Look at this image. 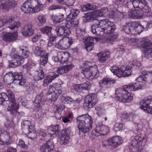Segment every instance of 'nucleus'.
Returning <instances> with one entry per match:
<instances>
[{
  "label": "nucleus",
  "instance_id": "1",
  "mask_svg": "<svg viewBox=\"0 0 152 152\" xmlns=\"http://www.w3.org/2000/svg\"><path fill=\"white\" fill-rule=\"evenodd\" d=\"M116 29L115 26L113 22L108 19L98 20L91 27V31L96 35L104 36L105 34L113 33Z\"/></svg>",
  "mask_w": 152,
  "mask_h": 152
},
{
  "label": "nucleus",
  "instance_id": "2",
  "mask_svg": "<svg viewBox=\"0 0 152 152\" xmlns=\"http://www.w3.org/2000/svg\"><path fill=\"white\" fill-rule=\"evenodd\" d=\"M8 95L5 93L0 94V104L7 106V110L12 114L15 113L19 108V105L16 102L13 93L10 90L7 91Z\"/></svg>",
  "mask_w": 152,
  "mask_h": 152
},
{
  "label": "nucleus",
  "instance_id": "3",
  "mask_svg": "<svg viewBox=\"0 0 152 152\" xmlns=\"http://www.w3.org/2000/svg\"><path fill=\"white\" fill-rule=\"evenodd\" d=\"M80 134L87 133L92 128L93 119L88 114L82 115L77 118Z\"/></svg>",
  "mask_w": 152,
  "mask_h": 152
},
{
  "label": "nucleus",
  "instance_id": "4",
  "mask_svg": "<svg viewBox=\"0 0 152 152\" xmlns=\"http://www.w3.org/2000/svg\"><path fill=\"white\" fill-rule=\"evenodd\" d=\"M39 0H27L23 4L21 9L25 13L38 12L41 10L43 4Z\"/></svg>",
  "mask_w": 152,
  "mask_h": 152
},
{
  "label": "nucleus",
  "instance_id": "5",
  "mask_svg": "<svg viewBox=\"0 0 152 152\" xmlns=\"http://www.w3.org/2000/svg\"><path fill=\"white\" fill-rule=\"evenodd\" d=\"M129 42L133 45L142 47L144 49V53L145 58H149L152 56V52L148 46L149 40L146 37L139 39H131L129 40Z\"/></svg>",
  "mask_w": 152,
  "mask_h": 152
},
{
  "label": "nucleus",
  "instance_id": "6",
  "mask_svg": "<svg viewBox=\"0 0 152 152\" xmlns=\"http://www.w3.org/2000/svg\"><path fill=\"white\" fill-rule=\"evenodd\" d=\"M116 97L118 100L122 102H129L133 97L127 90L123 88L118 89L115 92Z\"/></svg>",
  "mask_w": 152,
  "mask_h": 152
},
{
  "label": "nucleus",
  "instance_id": "7",
  "mask_svg": "<svg viewBox=\"0 0 152 152\" xmlns=\"http://www.w3.org/2000/svg\"><path fill=\"white\" fill-rule=\"evenodd\" d=\"M130 65L129 64L125 68V70H123L121 68L116 66H113L111 67L110 71L115 75L117 77H127L130 76L132 72Z\"/></svg>",
  "mask_w": 152,
  "mask_h": 152
},
{
  "label": "nucleus",
  "instance_id": "8",
  "mask_svg": "<svg viewBox=\"0 0 152 152\" xmlns=\"http://www.w3.org/2000/svg\"><path fill=\"white\" fill-rule=\"evenodd\" d=\"M132 4L134 8L141 10L144 15H146L151 12V9L145 0H133Z\"/></svg>",
  "mask_w": 152,
  "mask_h": 152
},
{
  "label": "nucleus",
  "instance_id": "9",
  "mask_svg": "<svg viewBox=\"0 0 152 152\" xmlns=\"http://www.w3.org/2000/svg\"><path fill=\"white\" fill-rule=\"evenodd\" d=\"M0 20L2 23L1 26L6 24H10L7 27L11 30L18 28L20 26L19 22L13 21V18L11 16H6L1 17Z\"/></svg>",
  "mask_w": 152,
  "mask_h": 152
},
{
  "label": "nucleus",
  "instance_id": "10",
  "mask_svg": "<svg viewBox=\"0 0 152 152\" xmlns=\"http://www.w3.org/2000/svg\"><path fill=\"white\" fill-rule=\"evenodd\" d=\"M121 143V138L116 136L108 139L107 141L104 140L102 142V146L106 147L108 145L112 149H114L118 146Z\"/></svg>",
  "mask_w": 152,
  "mask_h": 152
},
{
  "label": "nucleus",
  "instance_id": "11",
  "mask_svg": "<svg viewBox=\"0 0 152 152\" xmlns=\"http://www.w3.org/2000/svg\"><path fill=\"white\" fill-rule=\"evenodd\" d=\"M98 99L95 94H90L86 96L83 106L86 109L91 108L97 103Z\"/></svg>",
  "mask_w": 152,
  "mask_h": 152
},
{
  "label": "nucleus",
  "instance_id": "12",
  "mask_svg": "<svg viewBox=\"0 0 152 152\" xmlns=\"http://www.w3.org/2000/svg\"><path fill=\"white\" fill-rule=\"evenodd\" d=\"M21 125L28 129V136L29 138L33 139L36 137L37 135L36 131L35 130L34 126L31 124L30 121H24L21 123Z\"/></svg>",
  "mask_w": 152,
  "mask_h": 152
},
{
  "label": "nucleus",
  "instance_id": "13",
  "mask_svg": "<svg viewBox=\"0 0 152 152\" xmlns=\"http://www.w3.org/2000/svg\"><path fill=\"white\" fill-rule=\"evenodd\" d=\"M73 39L69 37L63 38L56 45V47L59 49L65 50L69 48L74 42Z\"/></svg>",
  "mask_w": 152,
  "mask_h": 152
},
{
  "label": "nucleus",
  "instance_id": "14",
  "mask_svg": "<svg viewBox=\"0 0 152 152\" xmlns=\"http://www.w3.org/2000/svg\"><path fill=\"white\" fill-rule=\"evenodd\" d=\"M98 72L97 68L96 66L94 65L86 68L83 73L85 77L91 80L94 78Z\"/></svg>",
  "mask_w": 152,
  "mask_h": 152
},
{
  "label": "nucleus",
  "instance_id": "15",
  "mask_svg": "<svg viewBox=\"0 0 152 152\" xmlns=\"http://www.w3.org/2000/svg\"><path fill=\"white\" fill-rule=\"evenodd\" d=\"M140 108L148 113H152V98H147L140 102Z\"/></svg>",
  "mask_w": 152,
  "mask_h": 152
},
{
  "label": "nucleus",
  "instance_id": "16",
  "mask_svg": "<svg viewBox=\"0 0 152 152\" xmlns=\"http://www.w3.org/2000/svg\"><path fill=\"white\" fill-rule=\"evenodd\" d=\"M55 31L57 35L59 36L66 37L68 36L71 33L69 28L66 25V23L64 25L57 26Z\"/></svg>",
  "mask_w": 152,
  "mask_h": 152
},
{
  "label": "nucleus",
  "instance_id": "17",
  "mask_svg": "<svg viewBox=\"0 0 152 152\" xmlns=\"http://www.w3.org/2000/svg\"><path fill=\"white\" fill-rule=\"evenodd\" d=\"M109 131V129L106 126L103 125L101 123L97 125L95 129L92 131L93 134L96 136L101 135H104Z\"/></svg>",
  "mask_w": 152,
  "mask_h": 152
},
{
  "label": "nucleus",
  "instance_id": "18",
  "mask_svg": "<svg viewBox=\"0 0 152 152\" xmlns=\"http://www.w3.org/2000/svg\"><path fill=\"white\" fill-rule=\"evenodd\" d=\"M0 3V8L4 11L14 7L16 4L14 0H1Z\"/></svg>",
  "mask_w": 152,
  "mask_h": 152
},
{
  "label": "nucleus",
  "instance_id": "19",
  "mask_svg": "<svg viewBox=\"0 0 152 152\" xmlns=\"http://www.w3.org/2000/svg\"><path fill=\"white\" fill-rule=\"evenodd\" d=\"M146 142V140L142 135L139 134L135 136L131 142V145L133 147H138V145H141L144 146Z\"/></svg>",
  "mask_w": 152,
  "mask_h": 152
},
{
  "label": "nucleus",
  "instance_id": "20",
  "mask_svg": "<svg viewBox=\"0 0 152 152\" xmlns=\"http://www.w3.org/2000/svg\"><path fill=\"white\" fill-rule=\"evenodd\" d=\"M70 132V131L68 129L62 130L60 138L61 145H65L69 142L70 139L69 134Z\"/></svg>",
  "mask_w": 152,
  "mask_h": 152
},
{
  "label": "nucleus",
  "instance_id": "21",
  "mask_svg": "<svg viewBox=\"0 0 152 152\" xmlns=\"http://www.w3.org/2000/svg\"><path fill=\"white\" fill-rule=\"evenodd\" d=\"M54 148L53 141L52 139L48 140L46 144L41 145L40 148V152H50Z\"/></svg>",
  "mask_w": 152,
  "mask_h": 152
},
{
  "label": "nucleus",
  "instance_id": "22",
  "mask_svg": "<svg viewBox=\"0 0 152 152\" xmlns=\"http://www.w3.org/2000/svg\"><path fill=\"white\" fill-rule=\"evenodd\" d=\"M137 25L136 22L126 23L124 29L125 32L127 34L134 35L136 34L135 27H136Z\"/></svg>",
  "mask_w": 152,
  "mask_h": 152
},
{
  "label": "nucleus",
  "instance_id": "23",
  "mask_svg": "<svg viewBox=\"0 0 152 152\" xmlns=\"http://www.w3.org/2000/svg\"><path fill=\"white\" fill-rule=\"evenodd\" d=\"M32 25L31 23H27L25 25L22 29V33L25 37L31 36L34 33Z\"/></svg>",
  "mask_w": 152,
  "mask_h": 152
},
{
  "label": "nucleus",
  "instance_id": "24",
  "mask_svg": "<svg viewBox=\"0 0 152 152\" xmlns=\"http://www.w3.org/2000/svg\"><path fill=\"white\" fill-rule=\"evenodd\" d=\"M115 82V80L112 78L105 77L99 81V84L101 90H105L107 88V85Z\"/></svg>",
  "mask_w": 152,
  "mask_h": 152
},
{
  "label": "nucleus",
  "instance_id": "25",
  "mask_svg": "<svg viewBox=\"0 0 152 152\" xmlns=\"http://www.w3.org/2000/svg\"><path fill=\"white\" fill-rule=\"evenodd\" d=\"M61 84L58 83H55L51 85L48 90V94H51L53 92L55 94L60 95L62 93Z\"/></svg>",
  "mask_w": 152,
  "mask_h": 152
},
{
  "label": "nucleus",
  "instance_id": "26",
  "mask_svg": "<svg viewBox=\"0 0 152 152\" xmlns=\"http://www.w3.org/2000/svg\"><path fill=\"white\" fill-rule=\"evenodd\" d=\"M4 134L5 135L4 136L3 140H1L0 141V144L2 145H9L12 142L11 137L9 134L6 131L3 130L1 125H0V134Z\"/></svg>",
  "mask_w": 152,
  "mask_h": 152
},
{
  "label": "nucleus",
  "instance_id": "27",
  "mask_svg": "<svg viewBox=\"0 0 152 152\" xmlns=\"http://www.w3.org/2000/svg\"><path fill=\"white\" fill-rule=\"evenodd\" d=\"M17 37L18 34L17 32H7L3 34L2 39L6 42H10L15 40Z\"/></svg>",
  "mask_w": 152,
  "mask_h": 152
},
{
  "label": "nucleus",
  "instance_id": "28",
  "mask_svg": "<svg viewBox=\"0 0 152 152\" xmlns=\"http://www.w3.org/2000/svg\"><path fill=\"white\" fill-rule=\"evenodd\" d=\"M58 76V75L56 74L54 72H50L49 75L45 77V78L43 81V86L45 87L47 86L50 83Z\"/></svg>",
  "mask_w": 152,
  "mask_h": 152
},
{
  "label": "nucleus",
  "instance_id": "29",
  "mask_svg": "<svg viewBox=\"0 0 152 152\" xmlns=\"http://www.w3.org/2000/svg\"><path fill=\"white\" fill-rule=\"evenodd\" d=\"M137 82L134 83L136 91L141 89L143 87L144 84L148 82V80H146L142 77H140L136 79Z\"/></svg>",
  "mask_w": 152,
  "mask_h": 152
},
{
  "label": "nucleus",
  "instance_id": "30",
  "mask_svg": "<svg viewBox=\"0 0 152 152\" xmlns=\"http://www.w3.org/2000/svg\"><path fill=\"white\" fill-rule=\"evenodd\" d=\"M94 38L90 37H85L83 42L87 51H90L92 49Z\"/></svg>",
  "mask_w": 152,
  "mask_h": 152
},
{
  "label": "nucleus",
  "instance_id": "31",
  "mask_svg": "<svg viewBox=\"0 0 152 152\" xmlns=\"http://www.w3.org/2000/svg\"><path fill=\"white\" fill-rule=\"evenodd\" d=\"M43 97L42 94H40L36 96L34 104V105L35 107V109L36 111L38 110L40 108V105L43 104Z\"/></svg>",
  "mask_w": 152,
  "mask_h": 152
},
{
  "label": "nucleus",
  "instance_id": "32",
  "mask_svg": "<svg viewBox=\"0 0 152 152\" xmlns=\"http://www.w3.org/2000/svg\"><path fill=\"white\" fill-rule=\"evenodd\" d=\"M61 100L63 103L65 104H71L74 103L77 104L80 102L79 100H73L72 98L68 96H62Z\"/></svg>",
  "mask_w": 152,
  "mask_h": 152
},
{
  "label": "nucleus",
  "instance_id": "33",
  "mask_svg": "<svg viewBox=\"0 0 152 152\" xmlns=\"http://www.w3.org/2000/svg\"><path fill=\"white\" fill-rule=\"evenodd\" d=\"M98 59L99 62L101 63L104 62L109 56V53L108 52H101L98 53Z\"/></svg>",
  "mask_w": 152,
  "mask_h": 152
},
{
  "label": "nucleus",
  "instance_id": "34",
  "mask_svg": "<svg viewBox=\"0 0 152 152\" xmlns=\"http://www.w3.org/2000/svg\"><path fill=\"white\" fill-rule=\"evenodd\" d=\"M57 58L58 61L61 64L67 63L68 62V58L66 57L65 54L64 52L59 53L58 55Z\"/></svg>",
  "mask_w": 152,
  "mask_h": 152
},
{
  "label": "nucleus",
  "instance_id": "35",
  "mask_svg": "<svg viewBox=\"0 0 152 152\" xmlns=\"http://www.w3.org/2000/svg\"><path fill=\"white\" fill-rule=\"evenodd\" d=\"M46 53L45 50H43L39 46L36 47L34 50V54L36 57L41 56L43 55H45Z\"/></svg>",
  "mask_w": 152,
  "mask_h": 152
},
{
  "label": "nucleus",
  "instance_id": "36",
  "mask_svg": "<svg viewBox=\"0 0 152 152\" xmlns=\"http://www.w3.org/2000/svg\"><path fill=\"white\" fill-rule=\"evenodd\" d=\"M58 125L52 126L49 127L48 129V133L50 135H53L58 133Z\"/></svg>",
  "mask_w": 152,
  "mask_h": 152
},
{
  "label": "nucleus",
  "instance_id": "37",
  "mask_svg": "<svg viewBox=\"0 0 152 152\" xmlns=\"http://www.w3.org/2000/svg\"><path fill=\"white\" fill-rule=\"evenodd\" d=\"M67 19L68 21H69L68 23L66 24V25L68 27V25L70 26V27H69L70 28L76 27L78 26V21L75 20L74 18H67Z\"/></svg>",
  "mask_w": 152,
  "mask_h": 152
},
{
  "label": "nucleus",
  "instance_id": "38",
  "mask_svg": "<svg viewBox=\"0 0 152 152\" xmlns=\"http://www.w3.org/2000/svg\"><path fill=\"white\" fill-rule=\"evenodd\" d=\"M44 72L42 70H40L39 71H37L35 72L34 79L35 81H38L44 78Z\"/></svg>",
  "mask_w": 152,
  "mask_h": 152
},
{
  "label": "nucleus",
  "instance_id": "39",
  "mask_svg": "<svg viewBox=\"0 0 152 152\" xmlns=\"http://www.w3.org/2000/svg\"><path fill=\"white\" fill-rule=\"evenodd\" d=\"M49 38V41L48 44V46L51 47L52 45H55L57 44L56 41L58 37L57 36H53L52 34L50 36H48Z\"/></svg>",
  "mask_w": 152,
  "mask_h": 152
},
{
  "label": "nucleus",
  "instance_id": "40",
  "mask_svg": "<svg viewBox=\"0 0 152 152\" xmlns=\"http://www.w3.org/2000/svg\"><path fill=\"white\" fill-rule=\"evenodd\" d=\"M13 76L12 73L9 72L4 76V80L8 84L10 83L13 81Z\"/></svg>",
  "mask_w": 152,
  "mask_h": 152
},
{
  "label": "nucleus",
  "instance_id": "41",
  "mask_svg": "<svg viewBox=\"0 0 152 152\" xmlns=\"http://www.w3.org/2000/svg\"><path fill=\"white\" fill-rule=\"evenodd\" d=\"M20 52L22 53V59L27 58L29 56L30 54L27 48L26 47H23L22 48H20Z\"/></svg>",
  "mask_w": 152,
  "mask_h": 152
},
{
  "label": "nucleus",
  "instance_id": "42",
  "mask_svg": "<svg viewBox=\"0 0 152 152\" xmlns=\"http://www.w3.org/2000/svg\"><path fill=\"white\" fill-rule=\"evenodd\" d=\"M12 58V61L18 62L20 65L23 63V61L22 59L21 56L16 53L13 54Z\"/></svg>",
  "mask_w": 152,
  "mask_h": 152
},
{
  "label": "nucleus",
  "instance_id": "43",
  "mask_svg": "<svg viewBox=\"0 0 152 152\" xmlns=\"http://www.w3.org/2000/svg\"><path fill=\"white\" fill-rule=\"evenodd\" d=\"M96 7L94 5L88 3L86 5H83L81 7L82 10L83 11L93 10L95 9Z\"/></svg>",
  "mask_w": 152,
  "mask_h": 152
},
{
  "label": "nucleus",
  "instance_id": "44",
  "mask_svg": "<svg viewBox=\"0 0 152 152\" xmlns=\"http://www.w3.org/2000/svg\"><path fill=\"white\" fill-rule=\"evenodd\" d=\"M52 27L49 26H46L44 28L40 29V31L42 33L46 34L48 36H50L52 34Z\"/></svg>",
  "mask_w": 152,
  "mask_h": 152
},
{
  "label": "nucleus",
  "instance_id": "45",
  "mask_svg": "<svg viewBox=\"0 0 152 152\" xmlns=\"http://www.w3.org/2000/svg\"><path fill=\"white\" fill-rule=\"evenodd\" d=\"M118 37V36L117 34L111 35L105 39V42L106 43L113 44Z\"/></svg>",
  "mask_w": 152,
  "mask_h": 152
},
{
  "label": "nucleus",
  "instance_id": "46",
  "mask_svg": "<svg viewBox=\"0 0 152 152\" xmlns=\"http://www.w3.org/2000/svg\"><path fill=\"white\" fill-rule=\"evenodd\" d=\"M48 53H46L45 55L44 54L40 56V65L45 66V65L47 63L48 60Z\"/></svg>",
  "mask_w": 152,
  "mask_h": 152
},
{
  "label": "nucleus",
  "instance_id": "47",
  "mask_svg": "<svg viewBox=\"0 0 152 152\" xmlns=\"http://www.w3.org/2000/svg\"><path fill=\"white\" fill-rule=\"evenodd\" d=\"M59 3L65 4L68 7L72 6L75 2V0H57Z\"/></svg>",
  "mask_w": 152,
  "mask_h": 152
},
{
  "label": "nucleus",
  "instance_id": "48",
  "mask_svg": "<svg viewBox=\"0 0 152 152\" xmlns=\"http://www.w3.org/2000/svg\"><path fill=\"white\" fill-rule=\"evenodd\" d=\"M64 15L62 14L61 16L52 15V18L55 23H60L64 20Z\"/></svg>",
  "mask_w": 152,
  "mask_h": 152
},
{
  "label": "nucleus",
  "instance_id": "49",
  "mask_svg": "<svg viewBox=\"0 0 152 152\" xmlns=\"http://www.w3.org/2000/svg\"><path fill=\"white\" fill-rule=\"evenodd\" d=\"M129 65H130L131 67L133 69H138L141 65V63L138 61H134L133 62H130Z\"/></svg>",
  "mask_w": 152,
  "mask_h": 152
},
{
  "label": "nucleus",
  "instance_id": "50",
  "mask_svg": "<svg viewBox=\"0 0 152 152\" xmlns=\"http://www.w3.org/2000/svg\"><path fill=\"white\" fill-rule=\"evenodd\" d=\"M79 11L78 10L72 9L70 10V14L67 15L68 18H74L79 14Z\"/></svg>",
  "mask_w": 152,
  "mask_h": 152
},
{
  "label": "nucleus",
  "instance_id": "51",
  "mask_svg": "<svg viewBox=\"0 0 152 152\" xmlns=\"http://www.w3.org/2000/svg\"><path fill=\"white\" fill-rule=\"evenodd\" d=\"M136 24H137V25L136 27H135L136 34L134 35L140 34L143 31L144 28L143 26L140 24L139 22H136Z\"/></svg>",
  "mask_w": 152,
  "mask_h": 152
},
{
  "label": "nucleus",
  "instance_id": "52",
  "mask_svg": "<svg viewBox=\"0 0 152 152\" xmlns=\"http://www.w3.org/2000/svg\"><path fill=\"white\" fill-rule=\"evenodd\" d=\"M134 116V114L132 112L124 113L122 115L123 118L128 120L132 119Z\"/></svg>",
  "mask_w": 152,
  "mask_h": 152
},
{
  "label": "nucleus",
  "instance_id": "53",
  "mask_svg": "<svg viewBox=\"0 0 152 152\" xmlns=\"http://www.w3.org/2000/svg\"><path fill=\"white\" fill-rule=\"evenodd\" d=\"M141 73L142 75L141 77H143L146 80H147L148 82L149 81L148 79L149 76L152 78V72H147L146 71H142Z\"/></svg>",
  "mask_w": 152,
  "mask_h": 152
},
{
  "label": "nucleus",
  "instance_id": "54",
  "mask_svg": "<svg viewBox=\"0 0 152 152\" xmlns=\"http://www.w3.org/2000/svg\"><path fill=\"white\" fill-rule=\"evenodd\" d=\"M13 75V81L15 80H17L18 81L19 80H20L22 79V75L21 73H18L17 72H15L12 73Z\"/></svg>",
  "mask_w": 152,
  "mask_h": 152
},
{
  "label": "nucleus",
  "instance_id": "55",
  "mask_svg": "<svg viewBox=\"0 0 152 152\" xmlns=\"http://www.w3.org/2000/svg\"><path fill=\"white\" fill-rule=\"evenodd\" d=\"M123 88L131 91H136L134 83H131L128 85H125L123 87Z\"/></svg>",
  "mask_w": 152,
  "mask_h": 152
},
{
  "label": "nucleus",
  "instance_id": "56",
  "mask_svg": "<svg viewBox=\"0 0 152 152\" xmlns=\"http://www.w3.org/2000/svg\"><path fill=\"white\" fill-rule=\"evenodd\" d=\"M113 129L115 131H121L123 129V125L121 123H116L114 125Z\"/></svg>",
  "mask_w": 152,
  "mask_h": 152
},
{
  "label": "nucleus",
  "instance_id": "57",
  "mask_svg": "<svg viewBox=\"0 0 152 152\" xmlns=\"http://www.w3.org/2000/svg\"><path fill=\"white\" fill-rule=\"evenodd\" d=\"M138 9H135L136 14L135 19H141L143 18L144 16V14L142 12L141 10H139V8H137Z\"/></svg>",
  "mask_w": 152,
  "mask_h": 152
},
{
  "label": "nucleus",
  "instance_id": "58",
  "mask_svg": "<svg viewBox=\"0 0 152 152\" xmlns=\"http://www.w3.org/2000/svg\"><path fill=\"white\" fill-rule=\"evenodd\" d=\"M81 87L82 89L86 90L90 89L91 86L90 83L88 81L86 82L83 84H81Z\"/></svg>",
  "mask_w": 152,
  "mask_h": 152
},
{
  "label": "nucleus",
  "instance_id": "59",
  "mask_svg": "<svg viewBox=\"0 0 152 152\" xmlns=\"http://www.w3.org/2000/svg\"><path fill=\"white\" fill-rule=\"evenodd\" d=\"M37 19L39 23L42 25H43L45 23L46 19L45 16L44 15H40L38 17Z\"/></svg>",
  "mask_w": 152,
  "mask_h": 152
},
{
  "label": "nucleus",
  "instance_id": "60",
  "mask_svg": "<svg viewBox=\"0 0 152 152\" xmlns=\"http://www.w3.org/2000/svg\"><path fill=\"white\" fill-rule=\"evenodd\" d=\"M76 32L77 36L78 37H81L85 35L86 34L85 30L80 28H78L76 30Z\"/></svg>",
  "mask_w": 152,
  "mask_h": 152
},
{
  "label": "nucleus",
  "instance_id": "61",
  "mask_svg": "<svg viewBox=\"0 0 152 152\" xmlns=\"http://www.w3.org/2000/svg\"><path fill=\"white\" fill-rule=\"evenodd\" d=\"M135 10H130L128 12V17L130 18L135 19Z\"/></svg>",
  "mask_w": 152,
  "mask_h": 152
},
{
  "label": "nucleus",
  "instance_id": "62",
  "mask_svg": "<svg viewBox=\"0 0 152 152\" xmlns=\"http://www.w3.org/2000/svg\"><path fill=\"white\" fill-rule=\"evenodd\" d=\"M18 145L24 149L27 150L28 148L27 145L25 144V142L22 140H19Z\"/></svg>",
  "mask_w": 152,
  "mask_h": 152
},
{
  "label": "nucleus",
  "instance_id": "63",
  "mask_svg": "<svg viewBox=\"0 0 152 152\" xmlns=\"http://www.w3.org/2000/svg\"><path fill=\"white\" fill-rule=\"evenodd\" d=\"M60 95L59 94H55L54 93H53V94L52 95L51 98L49 99L48 101L50 102H56Z\"/></svg>",
  "mask_w": 152,
  "mask_h": 152
},
{
  "label": "nucleus",
  "instance_id": "64",
  "mask_svg": "<svg viewBox=\"0 0 152 152\" xmlns=\"http://www.w3.org/2000/svg\"><path fill=\"white\" fill-rule=\"evenodd\" d=\"M64 108L65 105L63 104H58L56 105L55 107L57 111L58 112L63 110L64 109Z\"/></svg>",
  "mask_w": 152,
  "mask_h": 152
}]
</instances>
